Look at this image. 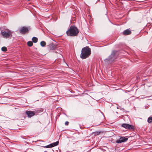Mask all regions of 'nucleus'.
<instances>
[{
    "label": "nucleus",
    "instance_id": "nucleus-1",
    "mask_svg": "<svg viewBox=\"0 0 152 152\" xmlns=\"http://www.w3.org/2000/svg\"><path fill=\"white\" fill-rule=\"evenodd\" d=\"M91 50L88 47H86L82 48L80 57L83 59H85L90 55Z\"/></svg>",
    "mask_w": 152,
    "mask_h": 152
},
{
    "label": "nucleus",
    "instance_id": "nucleus-2",
    "mask_svg": "<svg viewBox=\"0 0 152 152\" xmlns=\"http://www.w3.org/2000/svg\"><path fill=\"white\" fill-rule=\"evenodd\" d=\"M79 33V30L75 26H71L66 32L67 35L71 36H75L77 35Z\"/></svg>",
    "mask_w": 152,
    "mask_h": 152
},
{
    "label": "nucleus",
    "instance_id": "nucleus-3",
    "mask_svg": "<svg viewBox=\"0 0 152 152\" xmlns=\"http://www.w3.org/2000/svg\"><path fill=\"white\" fill-rule=\"evenodd\" d=\"M1 33L2 37L6 38L11 37L12 36V32L8 29L1 32Z\"/></svg>",
    "mask_w": 152,
    "mask_h": 152
},
{
    "label": "nucleus",
    "instance_id": "nucleus-4",
    "mask_svg": "<svg viewBox=\"0 0 152 152\" xmlns=\"http://www.w3.org/2000/svg\"><path fill=\"white\" fill-rule=\"evenodd\" d=\"M121 126L125 129H135V127L134 126L127 124H123Z\"/></svg>",
    "mask_w": 152,
    "mask_h": 152
},
{
    "label": "nucleus",
    "instance_id": "nucleus-5",
    "mask_svg": "<svg viewBox=\"0 0 152 152\" xmlns=\"http://www.w3.org/2000/svg\"><path fill=\"white\" fill-rule=\"evenodd\" d=\"M37 112V111H27L26 112V113L29 117H31L34 115H36Z\"/></svg>",
    "mask_w": 152,
    "mask_h": 152
},
{
    "label": "nucleus",
    "instance_id": "nucleus-6",
    "mask_svg": "<svg viewBox=\"0 0 152 152\" xmlns=\"http://www.w3.org/2000/svg\"><path fill=\"white\" fill-rule=\"evenodd\" d=\"M128 138L125 137H122L119 138L118 140L116 141V142L117 143H121L125 142L127 140Z\"/></svg>",
    "mask_w": 152,
    "mask_h": 152
},
{
    "label": "nucleus",
    "instance_id": "nucleus-7",
    "mask_svg": "<svg viewBox=\"0 0 152 152\" xmlns=\"http://www.w3.org/2000/svg\"><path fill=\"white\" fill-rule=\"evenodd\" d=\"M28 31V29L27 27H23L21 28L20 30V32L22 34H25Z\"/></svg>",
    "mask_w": 152,
    "mask_h": 152
},
{
    "label": "nucleus",
    "instance_id": "nucleus-8",
    "mask_svg": "<svg viewBox=\"0 0 152 152\" xmlns=\"http://www.w3.org/2000/svg\"><path fill=\"white\" fill-rule=\"evenodd\" d=\"M59 142L58 141H57L56 142L52 143L46 146H45V147L47 148H52L53 147L55 146H56L57 145H58V144Z\"/></svg>",
    "mask_w": 152,
    "mask_h": 152
},
{
    "label": "nucleus",
    "instance_id": "nucleus-9",
    "mask_svg": "<svg viewBox=\"0 0 152 152\" xmlns=\"http://www.w3.org/2000/svg\"><path fill=\"white\" fill-rule=\"evenodd\" d=\"M123 34L125 35H128L131 34L132 33L131 31L129 29H127L125 30L123 32Z\"/></svg>",
    "mask_w": 152,
    "mask_h": 152
},
{
    "label": "nucleus",
    "instance_id": "nucleus-10",
    "mask_svg": "<svg viewBox=\"0 0 152 152\" xmlns=\"http://www.w3.org/2000/svg\"><path fill=\"white\" fill-rule=\"evenodd\" d=\"M108 60L109 61H113L114 60V52H113L111 54L109 57Z\"/></svg>",
    "mask_w": 152,
    "mask_h": 152
},
{
    "label": "nucleus",
    "instance_id": "nucleus-11",
    "mask_svg": "<svg viewBox=\"0 0 152 152\" xmlns=\"http://www.w3.org/2000/svg\"><path fill=\"white\" fill-rule=\"evenodd\" d=\"M148 122L149 123H152V116H150L148 118Z\"/></svg>",
    "mask_w": 152,
    "mask_h": 152
},
{
    "label": "nucleus",
    "instance_id": "nucleus-12",
    "mask_svg": "<svg viewBox=\"0 0 152 152\" xmlns=\"http://www.w3.org/2000/svg\"><path fill=\"white\" fill-rule=\"evenodd\" d=\"M32 41L34 43H36L37 42L38 40V39L37 37H33L32 38Z\"/></svg>",
    "mask_w": 152,
    "mask_h": 152
},
{
    "label": "nucleus",
    "instance_id": "nucleus-13",
    "mask_svg": "<svg viewBox=\"0 0 152 152\" xmlns=\"http://www.w3.org/2000/svg\"><path fill=\"white\" fill-rule=\"evenodd\" d=\"M27 45L31 47L32 46L33 43L32 42L29 41L27 42Z\"/></svg>",
    "mask_w": 152,
    "mask_h": 152
},
{
    "label": "nucleus",
    "instance_id": "nucleus-14",
    "mask_svg": "<svg viewBox=\"0 0 152 152\" xmlns=\"http://www.w3.org/2000/svg\"><path fill=\"white\" fill-rule=\"evenodd\" d=\"M46 44L45 42L44 41H42L40 42V45L42 47H44V46H45L46 45Z\"/></svg>",
    "mask_w": 152,
    "mask_h": 152
},
{
    "label": "nucleus",
    "instance_id": "nucleus-15",
    "mask_svg": "<svg viewBox=\"0 0 152 152\" xmlns=\"http://www.w3.org/2000/svg\"><path fill=\"white\" fill-rule=\"evenodd\" d=\"M1 50L2 51H6L7 50V48L6 47H4L2 48Z\"/></svg>",
    "mask_w": 152,
    "mask_h": 152
},
{
    "label": "nucleus",
    "instance_id": "nucleus-16",
    "mask_svg": "<svg viewBox=\"0 0 152 152\" xmlns=\"http://www.w3.org/2000/svg\"><path fill=\"white\" fill-rule=\"evenodd\" d=\"M35 111H36L37 112L36 113V115H37L38 113L42 112V109L41 110L39 109V110H35Z\"/></svg>",
    "mask_w": 152,
    "mask_h": 152
},
{
    "label": "nucleus",
    "instance_id": "nucleus-17",
    "mask_svg": "<svg viewBox=\"0 0 152 152\" xmlns=\"http://www.w3.org/2000/svg\"><path fill=\"white\" fill-rule=\"evenodd\" d=\"M100 133V132H95L94 133V134L95 135H98Z\"/></svg>",
    "mask_w": 152,
    "mask_h": 152
},
{
    "label": "nucleus",
    "instance_id": "nucleus-18",
    "mask_svg": "<svg viewBox=\"0 0 152 152\" xmlns=\"http://www.w3.org/2000/svg\"><path fill=\"white\" fill-rule=\"evenodd\" d=\"M69 122L68 121H66L65 122V124L66 125H68L69 124Z\"/></svg>",
    "mask_w": 152,
    "mask_h": 152
}]
</instances>
